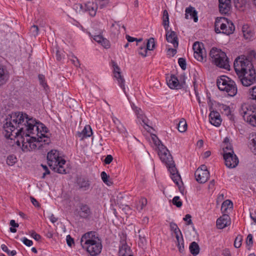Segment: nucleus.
<instances>
[{
	"label": "nucleus",
	"mask_w": 256,
	"mask_h": 256,
	"mask_svg": "<svg viewBox=\"0 0 256 256\" xmlns=\"http://www.w3.org/2000/svg\"><path fill=\"white\" fill-rule=\"evenodd\" d=\"M176 53V48H170L168 50V54L174 56Z\"/></svg>",
	"instance_id": "obj_62"
},
{
	"label": "nucleus",
	"mask_w": 256,
	"mask_h": 256,
	"mask_svg": "<svg viewBox=\"0 0 256 256\" xmlns=\"http://www.w3.org/2000/svg\"><path fill=\"white\" fill-rule=\"evenodd\" d=\"M178 63L182 70H185L186 68V61L185 58H180L178 59Z\"/></svg>",
	"instance_id": "obj_46"
},
{
	"label": "nucleus",
	"mask_w": 256,
	"mask_h": 256,
	"mask_svg": "<svg viewBox=\"0 0 256 256\" xmlns=\"http://www.w3.org/2000/svg\"><path fill=\"white\" fill-rule=\"evenodd\" d=\"M210 56L212 62L216 66L220 68L229 70L228 58L226 53L221 50L212 48L210 50Z\"/></svg>",
	"instance_id": "obj_5"
},
{
	"label": "nucleus",
	"mask_w": 256,
	"mask_h": 256,
	"mask_svg": "<svg viewBox=\"0 0 256 256\" xmlns=\"http://www.w3.org/2000/svg\"><path fill=\"white\" fill-rule=\"evenodd\" d=\"M16 162V157L12 155L9 156L7 158L6 163L8 165L12 166L14 164H15Z\"/></svg>",
	"instance_id": "obj_45"
},
{
	"label": "nucleus",
	"mask_w": 256,
	"mask_h": 256,
	"mask_svg": "<svg viewBox=\"0 0 256 256\" xmlns=\"http://www.w3.org/2000/svg\"><path fill=\"white\" fill-rule=\"evenodd\" d=\"M218 88L222 91H226L231 96L237 93V88L235 82L226 76H220L216 82Z\"/></svg>",
	"instance_id": "obj_8"
},
{
	"label": "nucleus",
	"mask_w": 256,
	"mask_h": 256,
	"mask_svg": "<svg viewBox=\"0 0 256 256\" xmlns=\"http://www.w3.org/2000/svg\"><path fill=\"white\" fill-rule=\"evenodd\" d=\"M66 242L68 246H71L72 244H74V239L70 236V235H68L66 236Z\"/></svg>",
	"instance_id": "obj_60"
},
{
	"label": "nucleus",
	"mask_w": 256,
	"mask_h": 256,
	"mask_svg": "<svg viewBox=\"0 0 256 256\" xmlns=\"http://www.w3.org/2000/svg\"><path fill=\"white\" fill-rule=\"evenodd\" d=\"M38 78L40 85H42L44 88L48 86V84L45 82V77L44 75L40 74L38 76Z\"/></svg>",
	"instance_id": "obj_48"
},
{
	"label": "nucleus",
	"mask_w": 256,
	"mask_h": 256,
	"mask_svg": "<svg viewBox=\"0 0 256 256\" xmlns=\"http://www.w3.org/2000/svg\"><path fill=\"white\" fill-rule=\"evenodd\" d=\"M116 126L117 129L120 133L124 134L126 132V129L122 123Z\"/></svg>",
	"instance_id": "obj_54"
},
{
	"label": "nucleus",
	"mask_w": 256,
	"mask_h": 256,
	"mask_svg": "<svg viewBox=\"0 0 256 256\" xmlns=\"http://www.w3.org/2000/svg\"><path fill=\"white\" fill-rule=\"evenodd\" d=\"M188 14L190 16V18H193L194 22H197L198 20V13L195 10L194 8L192 6L187 8L186 9L185 18L188 19Z\"/></svg>",
	"instance_id": "obj_25"
},
{
	"label": "nucleus",
	"mask_w": 256,
	"mask_h": 256,
	"mask_svg": "<svg viewBox=\"0 0 256 256\" xmlns=\"http://www.w3.org/2000/svg\"><path fill=\"white\" fill-rule=\"evenodd\" d=\"M173 232H174V234H176V241L180 240V238H181L180 237V236H181V237H182V232H181L180 230L179 229V228H178V230H174Z\"/></svg>",
	"instance_id": "obj_59"
},
{
	"label": "nucleus",
	"mask_w": 256,
	"mask_h": 256,
	"mask_svg": "<svg viewBox=\"0 0 256 256\" xmlns=\"http://www.w3.org/2000/svg\"><path fill=\"white\" fill-rule=\"evenodd\" d=\"M228 152L230 154H234L232 146L230 144H225L223 147V154Z\"/></svg>",
	"instance_id": "obj_38"
},
{
	"label": "nucleus",
	"mask_w": 256,
	"mask_h": 256,
	"mask_svg": "<svg viewBox=\"0 0 256 256\" xmlns=\"http://www.w3.org/2000/svg\"><path fill=\"white\" fill-rule=\"evenodd\" d=\"M48 163L50 168L56 164H65L66 160L59 156L58 152L52 150L47 154Z\"/></svg>",
	"instance_id": "obj_10"
},
{
	"label": "nucleus",
	"mask_w": 256,
	"mask_h": 256,
	"mask_svg": "<svg viewBox=\"0 0 256 256\" xmlns=\"http://www.w3.org/2000/svg\"><path fill=\"white\" fill-rule=\"evenodd\" d=\"M178 129L180 132H184L187 129V124L184 118H181L178 124Z\"/></svg>",
	"instance_id": "obj_33"
},
{
	"label": "nucleus",
	"mask_w": 256,
	"mask_h": 256,
	"mask_svg": "<svg viewBox=\"0 0 256 256\" xmlns=\"http://www.w3.org/2000/svg\"><path fill=\"white\" fill-rule=\"evenodd\" d=\"M113 66L114 76L116 79L119 86L122 88L124 94H126L124 86L125 80L121 74L120 68L114 62L113 64Z\"/></svg>",
	"instance_id": "obj_15"
},
{
	"label": "nucleus",
	"mask_w": 256,
	"mask_h": 256,
	"mask_svg": "<svg viewBox=\"0 0 256 256\" xmlns=\"http://www.w3.org/2000/svg\"><path fill=\"white\" fill-rule=\"evenodd\" d=\"M222 255L223 256H231L230 252L228 248H226L222 250Z\"/></svg>",
	"instance_id": "obj_64"
},
{
	"label": "nucleus",
	"mask_w": 256,
	"mask_h": 256,
	"mask_svg": "<svg viewBox=\"0 0 256 256\" xmlns=\"http://www.w3.org/2000/svg\"><path fill=\"white\" fill-rule=\"evenodd\" d=\"M10 78V73L6 67L0 64V86L5 84Z\"/></svg>",
	"instance_id": "obj_21"
},
{
	"label": "nucleus",
	"mask_w": 256,
	"mask_h": 256,
	"mask_svg": "<svg viewBox=\"0 0 256 256\" xmlns=\"http://www.w3.org/2000/svg\"><path fill=\"white\" fill-rule=\"evenodd\" d=\"M162 25L166 31H167L169 26V16L168 11L166 10L163 11Z\"/></svg>",
	"instance_id": "obj_31"
},
{
	"label": "nucleus",
	"mask_w": 256,
	"mask_h": 256,
	"mask_svg": "<svg viewBox=\"0 0 256 256\" xmlns=\"http://www.w3.org/2000/svg\"><path fill=\"white\" fill-rule=\"evenodd\" d=\"M100 176L102 181L107 185L110 186L112 182L110 180H108L109 176L106 174L105 172H102L100 174Z\"/></svg>",
	"instance_id": "obj_39"
},
{
	"label": "nucleus",
	"mask_w": 256,
	"mask_h": 256,
	"mask_svg": "<svg viewBox=\"0 0 256 256\" xmlns=\"http://www.w3.org/2000/svg\"><path fill=\"white\" fill-rule=\"evenodd\" d=\"M210 122L216 126H219L222 122L220 114L216 111L213 110L209 115Z\"/></svg>",
	"instance_id": "obj_20"
},
{
	"label": "nucleus",
	"mask_w": 256,
	"mask_h": 256,
	"mask_svg": "<svg viewBox=\"0 0 256 256\" xmlns=\"http://www.w3.org/2000/svg\"><path fill=\"white\" fill-rule=\"evenodd\" d=\"M147 204V200L145 198H141L139 200L138 204L136 206V209L138 211L142 210Z\"/></svg>",
	"instance_id": "obj_37"
},
{
	"label": "nucleus",
	"mask_w": 256,
	"mask_h": 256,
	"mask_svg": "<svg viewBox=\"0 0 256 256\" xmlns=\"http://www.w3.org/2000/svg\"><path fill=\"white\" fill-rule=\"evenodd\" d=\"M92 134V130L91 127L87 125L84 126V128L82 132H78L76 133V136H78L80 138V140L90 137Z\"/></svg>",
	"instance_id": "obj_23"
},
{
	"label": "nucleus",
	"mask_w": 256,
	"mask_h": 256,
	"mask_svg": "<svg viewBox=\"0 0 256 256\" xmlns=\"http://www.w3.org/2000/svg\"><path fill=\"white\" fill-rule=\"evenodd\" d=\"M3 128L6 132L5 136L10 139H12L10 136L12 135V132L18 128L19 130L18 134L22 135L24 134V130L28 133L34 134V128L37 136L38 134L40 135V133L46 134L48 132V128L44 124L37 122L35 119L30 118L28 114L19 112L9 114L6 119Z\"/></svg>",
	"instance_id": "obj_1"
},
{
	"label": "nucleus",
	"mask_w": 256,
	"mask_h": 256,
	"mask_svg": "<svg viewBox=\"0 0 256 256\" xmlns=\"http://www.w3.org/2000/svg\"><path fill=\"white\" fill-rule=\"evenodd\" d=\"M238 110L246 122L256 127V106L248 103H243Z\"/></svg>",
	"instance_id": "obj_7"
},
{
	"label": "nucleus",
	"mask_w": 256,
	"mask_h": 256,
	"mask_svg": "<svg viewBox=\"0 0 256 256\" xmlns=\"http://www.w3.org/2000/svg\"><path fill=\"white\" fill-rule=\"evenodd\" d=\"M38 140L39 142H44V144H48L50 142V138L44 134L42 133L40 135L38 134Z\"/></svg>",
	"instance_id": "obj_36"
},
{
	"label": "nucleus",
	"mask_w": 256,
	"mask_h": 256,
	"mask_svg": "<svg viewBox=\"0 0 256 256\" xmlns=\"http://www.w3.org/2000/svg\"><path fill=\"white\" fill-rule=\"evenodd\" d=\"M80 244L92 256H96L100 253L102 244L94 232H89L84 234L81 238Z\"/></svg>",
	"instance_id": "obj_4"
},
{
	"label": "nucleus",
	"mask_w": 256,
	"mask_h": 256,
	"mask_svg": "<svg viewBox=\"0 0 256 256\" xmlns=\"http://www.w3.org/2000/svg\"><path fill=\"white\" fill-rule=\"evenodd\" d=\"M172 202L173 204L176 206L178 208H180L182 206V202L178 196H174L172 200Z\"/></svg>",
	"instance_id": "obj_43"
},
{
	"label": "nucleus",
	"mask_w": 256,
	"mask_h": 256,
	"mask_svg": "<svg viewBox=\"0 0 256 256\" xmlns=\"http://www.w3.org/2000/svg\"><path fill=\"white\" fill-rule=\"evenodd\" d=\"M1 248L3 251L6 252L8 255L10 256H14L16 254V252L15 250L10 251L8 250L6 246L4 244L1 246Z\"/></svg>",
	"instance_id": "obj_42"
},
{
	"label": "nucleus",
	"mask_w": 256,
	"mask_h": 256,
	"mask_svg": "<svg viewBox=\"0 0 256 256\" xmlns=\"http://www.w3.org/2000/svg\"><path fill=\"white\" fill-rule=\"evenodd\" d=\"M64 164H56V166L54 165L53 166L50 168L58 173L62 174H66V170L63 166Z\"/></svg>",
	"instance_id": "obj_32"
},
{
	"label": "nucleus",
	"mask_w": 256,
	"mask_h": 256,
	"mask_svg": "<svg viewBox=\"0 0 256 256\" xmlns=\"http://www.w3.org/2000/svg\"><path fill=\"white\" fill-rule=\"evenodd\" d=\"M194 176L198 182L204 184L208 179L210 173L208 171H203L200 169H197L195 172Z\"/></svg>",
	"instance_id": "obj_16"
},
{
	"label": "nucleus",
	"mask_w": 256,
	"mask_h": 256,
	"mask_svg": "<svg viewBox=\"0 0 256 256\" xmlns=\"http://www.w3.org/2000/svg\"><path fill=\"white\" fill-rule=\"evenodd\" d=\"M219 11L222 14H228L231 9V0H218Z\"/></svg>",
	"instance_id": "obj_17"
},
{
	"label": "nucleus",
	"mask_w": 256,
	"mask_h": 256,
	"mask_svg": "<svg viewBox=\"0 0 256 256\" xmlns=\"http://www.w3.org/2000/svg\"><path fill=\"white\" fill-rule=\"evenodd\" d=\"M192 48L194 51V58L200 62H203L206 56V51L203 44L196 42L194 44Z\"/></svg>",
	"instance_id": "obj_11"
},
{
	"label": "nucleus",
	"mask_w": 256,
	"mask_h": 256,
	"mask_svg": "<svg viewBox=\"0 0 256 256\" xmlns=\"http://www.w3.org/2000/svg\"><path fill=\"white\" fill-rule=\"evenodd\" d=\"M166 81L168 85L172 89H178L180 88L178 80L174 74H172L170 79L167 78Z\"/></svg>",
	"instance_id": "obj_24"
},
{
	"label": "nucleus",
	"mask_w": 256,
	"mask_h": 256,
	"mask_svg": "<svg viewBox=\"0 0 256 256\" xmlns=\"http://www.w3.org/2000/svg\"><path fill=\"white\" fill-rule=\"evenodd\" d=\"M131 252L130 247L126 242L120 246L118 251L119 256H128L130 254H131Z\"/></svg>",
	"instance_id": "obj_27"
},
{
	"label": "nucleus",
	"mask_w": 256,
	"mask_h": 256,
	"mask_svg": "<svg viewBox=\"0 0 256 256\" xmlns=\"http://www.w3.org/2000/svg\"><path fill=\"white\" fill-rule=\"evenodd\" d=\"M41 166L42 167V168H44V170L45 171L43 173L42 176V178H45V176H46V175L50 174V171L49 170L48 168V167L46 166L43 165L42 164H41Z\"/></svg>",
	"instance_id": "obj_57"
},
{
	"label": "nucleus",
	"mask_w": 256,
	"mask_h": 256,
	"mask_svg": "<svg viewBox=\"0 0 256 256\" xmlns=\"http://www.w3.org/2000/svg\"><path fill=\"white\" fill-rule=\"evenodd\" d=\"M10 225L14 227V228H10V232H12V233H14L16 232V230L15 228H18V227L19 225L18 223H16L15 220H12L10 221Z\"/></svg>",
	"instance_id": "obj_44"
},
{
	"label": "nucleus",
	"mask_w": 256,
	"mask_h": 256,
	"mask_svg": "<svg viewBox=\"0 0 256 256\" xmlns=\"http://www.w3.org/2000/svg\"><path fill=\"white\" fill-rule=\"evenodd\" d=\"M242 236L240 234H238L234 242V246L236 248H239L242 245Z\"/></svg>",
	"instance_id": "obj_40"
},
{
	"label": "nucleus",
	"mask_w": 256,
	"mask_h": 256,
	"mask_svg": "<svg viewBox=\"0 0 256 256\" xmlns=\"http://www.w3.org/2000/svg\"><path fill=\"white\" fill-rule=\"evenodd\" d=\"M22 242L28 246H30L32 245L33 242L32 240H28L26 238H23L22 240Z\"/></svg>",
	"instance_id": "obj_53"
},
{
	"label": "nucleus",
	"mask_w": 256,
	"mask_h": 256,
	"mask_svg": "<svg viewBox=\"0 0 256 256\" xmlns=\"http://www.w3.org/2000/svg\"><path fill=\"white\" fill-rule=\"evenodd\" d=\"M218 108L222 114H224L226 116H229L230 114L231 111L229 106L224 104H220L218 106Z\"/></svg>",
	"instance_id": "obj_34"
},
{
	"label": "nucleus",
	"mask_w": 256,
	"mask_h": 256,
	"mask_svg": "<svg viewBox=\"0 0 256 256\" xmlns=\"http://www.w3.org/2000/svg\"><path fill=\"white\" fill-rule=\"evenodd\" d=\"M190 253L194 256L198 255L200 252V246L196 242H192L189 247Z\"/></svg>",
	"instance_id": "obj_29"
},
{
	"label": "nucleus",
	"mask_w": 256,
	"mask_h": 256,
	"mask_svg": "<svg viewBox=\"0 0 256 256\" xmlns=\"http://www.w3.org/2000/svg\"><path fill=\"white\" fill-rule=\"evenodd\" d=\"M139 242H138V245L140 246H145L146 244V240L145 238L144 235L140 234L139 235Z\"/></svg>",
	"instance_id": "obj_47"
},
{
	"label": "nucleus",
	"mask_w": 256,
	"mask_h": 256,
	"mask_svg": "<svg viewBox=\"0 0 256 256\" xmlns=\"http://www.w3.org/2000/svg\"><path fill=\"white\" fill-rule=\"evenodd\" d=\"M112 160L113 157L110 154H108L104 160V162L106 164H110L112 162Z\"/></svg>",
	"instance_id": "obj_61"
},
{
	"label": "nucleus",
	"mask_w": 256,
	"mask_h": 256,
	"mask_svg": "<svg viewBox=\"0 0 256 256\" xmlns=\"http://www.w3.org/2000/svg\"><path fill=\"white\" fill-rule=\"evenodd\" d=\"M166 40L168 42L172 44L174 48H176L178 45V38L176 33L172 30L166 31Z\"/></svg>",
	"instance_id": "obj_22"
},
{
	"label": "nucleus",
	"mask_w": 256,
	"mask_h": 256,
	"mask_svg": "<svg viewBox=\"0 0 256 256\" xmlns=\"http://www.w3.org/2000/svg\"><path fill=\"white\" fill-rule=\"evenodd\" d=\"M94 40L100 44L104 48H108L110 46V42L107 39L104 38L101 35L95 36Z\"/></svg>",
	"instance_id": "obj_28"
},
{
	"label": "nucleus",
	"mask_w": 256,
	"mask_h": 256,
	"mask_svg": "<svg viewBox=\"0 0 256 256\" xmlns=\"http://www.w3.org/2000/svg\"><path fill=\"white\" fill-rule=\"evenodd\" d=\"M230 218L228 215L223 214L216 220V226L220 229H222L230 226Z\"/></svg>",
	"instance_id": "obj_19"
},
{
	"label": "nucleus",
	"mask_w": 256,
	"mask_h": 256,
	"mask_svg": "<svg viewBox=\"0 0 256 256\" xmlns=\"http://www.w3.org/2000/svg\"><path fill=\"white\" fill-rule=\"evenodd\" d=\"M120 26L118 22H114V24H112L110 26V31L114 37H115L120 34Z\"/></svg>",
	"instance_id": "obj_30"
},
{
	"label": "nucleus",
	"mask_w": 256,
	"mask_h": 256,
	"mask_svg": "<svg viewBox=\"0 0 256 256\" xmlns=\"http://www.w3.org/2000/svg\"><path fill=\"white\" fill-rule=\"evenodd\" d=\"M214 30L217 34L222 33L230 35L234 32L235 26L232 21L227 18H217L214 22Z\"/></svg>",
	"instance_id": "obj_9"
},
{
	"label": "nucleus",
	"mask_w": 256,
	"mask_h": 256,
	"mask_svg": "<svg viewBox=\"0 0 256 256\" xmlns=\"http://www.w3.org/2000/svg\"><path fill=\"white\" fill-rule=\"evenodd\" d=\"M191 216L189 214H187L186 215L185 217L184 218V221L187 222V225H190L192 224V220H191Z\"/></svg>",
	"instance_id": "obj_58"
},
{
	"label": "nucleus",
	"mask_w": 256,
	"mask_h": 256,
	"mask_svg": "<svg viewBox=\"0 0 256 256\" xmlns=\"http://www.w3.org/2000/svg\"><path fill=\"white\" fill-rule=\"evenodd\" d=\"M242 32L244 37L246 40H250L254 37V33L248 24H244L242 26Z\"/></svg>",
	"instance_id": "obj_26"
},
{
	"label": "nucleus",
	"mask_w": 256,
	"mask_h": 256,
	"mask_svg": "<svg viewBox=\"0 0 256 256\" xmlns=\"http://www.w3.org/2000/svg\"><path fill=\"white\" fill-rule=\"evenodd\" d=\"M30 201H31L32 203L35 206H37V207H39L40 206V204H39L38 202L37 201V200L36 198H34L32 196H30Z\"/></svg>",
	"instance_id": "obj_63"
},
{
	"label": "nucleus",
	"mask_w": 256,
	"mask_h": 256,
	"mask_svg": "<svg viewBox=\"0 0 256 256\" xmlns=\"http://www.w3.org/2000/svg\"><path fill=\"white\" fill-rule=\"evenodd\" d=\"M30 236L36 241H39L42 238L41 236L39 234L36 233L35 232H32Z\"/></svg>",
	"instance_id": "obj_56"
},
{
	"label": "nucleus",
	"mask_w": 256,
	"mask_h": 256,
	"mask_svg": "<svg viewBox=\"0 0 256 256\" xmlns=\"http://www.w3.org/2000/svg\"><path fill=\"white\" fill-rule=\"evenodd\" d=\"M224 164L226 167L230 168H236L238 164L239 160L235 154H230V152L223 154Z\"/></svg>",
	"instance_id": "obj_13"
},
{
	"label": "nucleus",
	"mask_w": 256,
	"mask_h": 256,
	"mask_svg": "<svg viewBox=\"0 0 256 256\" xmlns=\"http://www.w3.org/2000/svg\"><path fill=\"white\" fill-rule=\"evenodd\" d=\"M78 214L82 218L90 219L92 216V212L89 206L82 203L78 206Z\"/></svg>",
	"instance_id": "obj_14"
},
{
	"label": "nucleus",
	"mask_w": 256,
	"mask_h": 256,
	"mask_svg": "<svg viewBox=\"0 0 256 256\" xmlns=\"http://www.w3.org/2000/svg\"><path fill=\"white\" fill-rule=\"evenodd\" d=\"M155 46L154 39L151 38L148 40L146 43L144 42L140 45L138 49V54L142 57H146L148 50H152L155 48Z\"/></svg>",
	"instance_id": "obj_12"
},
{
	"label": "nucleus",
	"mask_w": 256,
	"mask_h": 256,
	"mask_svg": "<svg viewBox=\"0 0 256 256\" xmlns=\"http://www.w3.org/2000/svg\"><path fill=\"white\" fill-rule=\"evenodd\" d=\"M177 246L180 252H182L184 250V244L182 237L180 238V240L177 241Z\"/></svg>",
	"instance_id": "obj_49"
},
{
	"label": "nucleus",
	"mask_w": 256,
	"mask_h": 256,
	"mask_svg": "<svg viewBox=\"0 0 256 256\" xmlns=\"http://www.w3.org/2000/svg\"><path fill=\"white\" fill-rule=\"evenodd\" d=\"M249 94L250 98L256 102V86L249 90Z\"/></svg>",
	"instance_id": "obj_50"
},
{
	"label": "nucleus",
	"mask_w": 256,
	"mask_h": 256,
	"mask_svg": "<svg viewBox=\"0 0 256 256\" xmlns=\"http://www.w3.org/2000/svg\"><path fill=\"white\" fill-rule=\"evenodd\" d=\"M234 66L242 84L248 86L256 82V74L252 62L244 55L238 56L234 60Z\"/></svg>",
	"instance_id": "obj_2"
},
{
	"label": "nucleus",
	"mask_w": 256,
	"mask_h": 256,
	"mask_svg": "<svg viewBox=\"0 0 256 256\" xmlns=\"http://www.w3.org/2000/svg\"><path fill=\"white\" fill-rule=\"evenodd\" d=\"M246 58L250 60L252 62V58H256V52L254 50H251L248 52V56H244Z\"/></svg>",
	"instance_id": "obj_52"
},
{
	"label": "nucleus",
	"mask_w": 256,
	"mask_h": 256,
	"mask_svg": "<svg viewBox=\"0 0 256 256\" xmlns=\"http://www.w3.org/2000/svg\"><path fill=\"white\" fill-rule=\"evenodd\" d=\"M93 4L89 3L86 5L87 10L89 11L90 14L92 16H95L96 14V9L92 6Z\"/></svg>",
	"instance_id": "obj_41"
},
{
	"label": "nucleus",
	"mask_w": 256,
	"mask_h": 256,
	"mask_svg": "<svg viewBox=\"0 0 256 256\" xmlns=\"http://www.w3.org/2000/svg\"><path fill=\"white\" fill-rule=\"evenodd\" d=\"M252 238L253 236L252 234H248V236H247L246 243L248 246H251L252 244Z\"/></svg>",
	"instance_id": "obj_55"
},
{
	"label": "nucleus",
	"mask_w": 256,
	"mask_h": 256,
	"mask_svg": "<svg viewBox=\"0 0 256 256\" xmlns=\"http://www.w3.org/2000/svg\"><path fill=\"white\" fill-rule=\"evenodd\" d=\"M76 184L80 190H88L90 186V182L88 179L84 176H79L76 179Z\"/></svg>",
	"instance_id": "obj_18"
},
{
	"label": "nucleus",
	"mask_w": 256,
	"mask_h": 256,
	"mask_svg": "<svg viewBox=\"0 0 256 256\" xmlns=\"http://www.w3.org/2000/svg\"><path fill=\"white\" fill-rule=\"evenodd\" d=\"M30 32L34 36H37L38 32V26L36 25H33L30 28Z\"/></svg>",
	"instance_id": "obj_51"
},
{
	"label": "nucleus",
	"mask_w": 256,
	"mask_h": 256,
	"mask_svg": "<svg viewBox=\"0 0 256 256\" xmlns=\"http://www.w3.org/2000/svg\"><path fill=\"white\" fill-rule=\"evenodd\" d=\"M233 204L230 200H227L223 202L221 206V210L222 212H226L228 208H232Z\"/></svg>",
	"instance_id": "obj_35"
},
{
	"label": "nucleus",
	"mask_w": 256,
	"mask_h": 256,
	"mask_svg": "<svg viewBox=\"0 0 256 256\" xmlns=\"http://www.w3.org/2000/svg\"><path fill=\"white\" fill-rule=\"evenodd\" d=\"M158 142L159 143L158 144V154L160 159L168 168L172 179L182 192V190H184V188L182 186L183 184L180 176L176 168L173 158L168 149L162 144V142L158 140Z\"/></svg>",
	"instance_id": "obj_3"
},
{
	"label": "nucleus",
	"mask_w": 256,
	"mask_h": 256,
	"mask_svg": "<svg viewBox=\"0 0 256 256\" xmlns=\"http://www.w3.org/2000/svg\"><path fill=\"white\" fill-rule=\"evenodd\" d=\"M24 134L22 135L19 134L18 130L17 132H15L16 136L18 138L20 139L18 140L16 143L18 146H20V143L22 144V149L24 151H30L36 149L37 146L36 142H39L38 138L30 136L32 133L28 132L27 130H24Z\"/></svg>",
	"instance_id": "obj_6"
}]
</instances>
